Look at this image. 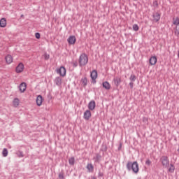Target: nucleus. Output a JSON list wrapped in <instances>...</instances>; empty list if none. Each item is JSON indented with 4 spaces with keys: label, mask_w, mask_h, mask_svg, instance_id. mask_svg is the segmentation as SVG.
I'll list each match as a JSON object with an SVG mask.
<instances>
[{
    "label": "nucleus",
    "mask_w": 179,
    "mask_h": 179,
    "mask_svg": "<svg viewBox=\"0 0 179 179\" xmlns=\"http://www.w3.org/2000/svg\"><path fill=\"white\" fill-rule=\"evenodd\" d=\"M36 104L38 106L43 104V96H41V95H38L36 98Z\"/></svg>",
    "instance_id": "nucleus-19"
},
{
    "label": "nucleus",
    "mask_w": 179,
    "mask_h": 179,
    "mask_svg": "<svg viewBox=\"0 0 179 179\" xmlns=\"http://www.w3.org/2000/svg\"><path fill=\"white\" fill-rule=\"evenodd\" d=\"M107 149H108L107 145L103 143V144L101 145V146L100 152H107Z\"/></svg>",
    "instance_id": "nucleus-24"
},
{
    "label": "nucleus",
    "mask_w": 179,
    "mask_h": 179,
    "mask_svg": "<svg viewBox=\"0 0 179 179\" xmlns=\"http://www.w3.org/2000/svg\"><path fill=\"white\" fill-rule=\"evenodd\" d=\"M73 66L74 67V68H76V66H78V62H73Z\"/></svg>",
    "instance_id": "nucleus-37"
},
{
    "label": "nucleus",
    "mask_w": 179,
    "mask_h": 179,
    "mask_svg": "<svg viewBox=\"0 0 179 179\" xmlns=\"http://www.w3.org/2000/svg\"><path fill=\"white\" fill-rule=\"evenodd\" d=\"M178 152H179V148L178 149Z\"/></svg>",
    "instance_id": "nucleus-44"
},
{
    "label": "nucleus",
    "mask_w": 179,
    "mask_h": 179,
    "mask_svg": "<svg viewBox=\"0 0 179 179\" xmlns=\"http://www.w3.org/2000/svg\"><path fill=\"white\" fill-rule=\"evenodd\" d=\"M88 62L89 57H87V55H86V53H82L79 57L80 66H85V65H87Z\"/></svg>",
    "instance_id": "nucleus-2"
},
{
    "label": "nucleus",
    "mask_w": 179,
    "mask_h": 179,
    "mask_svg": "<svg viewBox=\"0 0 179 179\" xmlns=\"http://www.w3.org/2000/svg\"><path fill=\"white\" fill-rule=\"evenodd\" d=\"M88 108L89 110H91V111H93V110L96 108V101H94V100L90 101L88 103Z\"/></svg>",
    "instance_id": "nucleus-13"
},
{
    "label": "nucleus",
    "mask_w": 179,
    "mask_h": 179,
    "mask_svg": "<svg viewBox=\"0 0 179 179\" xmlns=\"http://www.w3.org/2000/svg\"><path fill=\"white\" fill-rule=\"evenodd\" d=\"M2 155H3V157H6V156H8V149L3 148Z\"/></svg>",
    "instance_id": "nucleus-28"
},
{
    "label": "nucleus",
    "mask_w": 179,
    "mask_h": 179,
    "mask_svg": "<svg viewBox=\"0 0 179 179\" xmlns=\"http://www.w3.org/2000/svg\"><path fill=\"white\" fill-rule=\"evenodd\" d=\"M160 162H161L163 167H165L166 169H167V167H169V166H170V159H169V157H167V156H162L160 158Z\"/></svg>",
    "instance_id": "nucleus-4"
},
{
    "label": "nucleus",
    "mask_w": 179,
    "mask_h": 179,
    "mask_svg": "<svg viewBox=\"0 0 179 179\" xmlns=\"http://www.w3.org/2000/svg\"><path fill=\"white\" fill-rule=\"evenodd\" d=\"M18 89L20 93H24V92H26V89H27V84H26V83H22L20 84Z\"/></svg>",
    "instance_id": "nucleus-7"
},
{
    "label": "nucleus",
    "mask_w": 179,
    "mask_h": 179,
    "mask_svg": "<svg viewBox=\"0 0 179 179\" xmlns=\"http://www.w3.org/2000/svg\"><path fill=\"white\" fill-rule=\"evenodd\" d=\"M87 169L90 173H93V171H94V166L92 164H87Z\"/></svg>",
    "instance_id": "nucleus-21"
},
{
    "label": "nucleus",
    "mask_w": 179,
    "mask_h": 179,
    "mask_svg": "<svg viewBox=\"0 0 179 179\" xmlns=\"http://www.w3.org/2000/svg\"><path fill=\"white\" fill-rule=\"evenodd\" d=\"M20 104V100L19 99V98H15L13 100V107L17 108V107H19Z\"/></svg>",
    "instance_id": "nucleus-15"
},
{
    "label": "nucleus",
    "mask_w": 179,
    "mask_h": 179,
    "mask_svg": "<svg viewBox=\"0 0 179 179\" xmlns=\"http://www.w3.org/2000/svg\"><path fill=\"white\" fill-rule=\"evenodd\" d=\"M149 61L150 65H156V62H157V57H156V56H152L150 58Z\"/></svg>",
    "instance_id": "nucleus-17"
},
{
    "label": "nucleus",
    "mask_w": 179,
    "mask_h": 179,
    "mask_svg": "<svg viewBox=\"0 0 179 179\" xmlns=\"http://www.w3.org/2000/svg\"><path fill=\"white\" fill-rule=\"evenodd\" d=\"M133 30H134V31H138V30H139V27L138 26V24H134L133 25Z\"/></svg>",
    "instance_id": "nucleus-30"
},
{
    "label": "nucleus",
    "mask_w": 179,
    "mask_h": 179,
    "mask_svg": "<svg viewBox=\"0 0 179 179\" xmlns=\"http://www.w3.org/2000/svg\"><path fill=\"white\" fill-rule=\"evenodd\" d=\"M152 5L154 8H159V3L156 0L153 1Z\"/></svg>",
    "instance_id": "nucleus-31"
},
{
    "label": "nucleus",
    "mask_w": 179,
    "mask_h": 179,
    "mask_svg": "<svg viewBox=\"0 0 179 179\" xmlns=\"http://www.w3.org/2000/svg\"><path fill=\"white\" fill-rule=\"evenodd\" d=\"M129 85L131 89H134V82H132V81L130 82Z\"/></svg>",
    "instance_id": "nucleus-35"
},
{
    "label": "nucleus",
    "mask_w": 179,
    "mask_h": 179,
    "mask_svg": "<svg viewBox=\"0 0 179 179\" xmlns=\"http://www.w3.org/2000/svg\"><path fill=\"white\" fill-rule=\"evenodd\" d=\"M35 37H36V38H37V40H40V37H41L40 33L36 32L35 34Z\"/></svg>",
    "instance_id": "nucleus-33"
},
{
    "label": "nucleus",
    "mask_w": 179,
    "mask_h": 179,
    "mask_svg": "<svg viewBox=\"0 0 179 179\" xmlns=\"http://www.w3.org/2000/svg\"><path fill=\"white\" fill-rule=\"evenodd\" d=\"M145 164L147 166H150V164H152V161H150V159H148L145 162Z\"/></svg>",
    "instance_id": "nucleus-32"
},
{
    "label": "nucleus",
    "mask_w": 179,
    "mask_h": 179,
    "mask_svg": "<svg viewBox=\"0 0 179 179\" xmlns=\"http://www.w3.org/2000/svg\"><path fill=\"white\" fill-rule=\"evenodd\" d=\"M178 124L179 125V120H178Z\"/></svg>",
    "instance_id": "nucleus-43"
},
{
    "label": "nucleus",
    "mask_w": 179,
    "mask_h": 179,
    "mask_svg": "<svg viewBox=\"0 0 179 179\" xmlns=\"http://www.w3.org/2000/svg\"><path fill=\"white\" fill-rule=\"evenodd\" d=\"M126 168L128 171H133L135 174H138V173H139V164L136 161L134 162L129 161L126 165Z\"/></svg>",
    "instance_id": "nucleus-1"
},
{
    "label": "nucleus",
    "mask_w": 179,
    "mask_h": 179,
    "mask_svg": "<svg viewBox=\"0 0 179 179\" xmlns=\"http://www.w3.org/2000/svg\"><path fill=\"white\" fill-rule=\"evenodd\" d=\"M173 24L175 27L174 28V34L176 36H179V17H176V18H173Z\"/></svg>",
    "instance_id": "nucleus-3"
},
{
    "label": "nucleus",
    "mask_w": 179,
    "mask_h": 179,
    "mask_svg": "<svg viewBox=\"0 0 179 179\" xmlns=\"http://www.w3.org/2000/svg\"><path fill=\"white\" fill-rule=\"evenodd\" d=\"M58 178L59 179H65V176H64V171H61L59 173Z\"/></svg>",
    "instance_id": "nucleus-29"
},
{
    "label": "nucleus",
    "mask_w": 179,
    "mask_h": 179,
    "mask_svg": "<svg viewBox=\"0 0 179 179\" xmlns=\"http://www.w3.org/2000/svg\"><path fill=\"white\" fill-rule=\"evenodd\" d=\"M6 18H1L0 20V27H6Z\"/></svg>",
    "instance_id": "nucleus-20"
},
{
    "label": "nucleus",
    "mask_w": 179,
    "mask_h": 179,
    "mask_svg": "<svg viewBox=\"0 0 179 179\" xmlns=\"http://www.w3.org/2000/svg\"><path fill=\"white\" fill-rule=\"evenodd\" d=\"M81 83H82L83 87H86L87 86V77L82 78Z\"/></svg>",
    "instance_id": "nucleus-22"
},
{
    "label": "nucleus",
    "mask_w": 179,
    "mask_h": 179,
    "mask_svg": "<svg viewBox=\"0 0 179 179\" xmlns=\"http://www.w3.org/2000/svg\"><path fill=\"white\" fill-rule=\"evenodd\" d=\"M90 76H91V79L92 80H94V79H97V71L96 70H93L91 72Z\"/></svg>",
    "instance_id": "nucleus-18"
},
{
    "label": "nucleus",
    "mask_w": 179,
    "mask_h": 179,
    "mask_svg": "<svg viewBox=\"0 0 179 179\" xmlns=\"http://www.w3.org/2000/svg\"><path fill=\"white\" fill-rule=\"evenodd\" d=\"M56 72L58 75H59L62 78L66 76V69H65V66H60V68L56 70Z\"/></svg>",
    "instance_id": "nucleus-5"
},
{
    "label": "nucleus",
    "mask_w": 179,
    "mask_h": 179,
    "mask_svg": "<svg viewBox=\"0 0 179 179\" xmlns=\"http://www.w3.org/2000/svg\"><path fill=\"white\" fill-rule=\"evenodd\" d=\"M5 60H6V63L7 64V65H10V64H12V62H13V57H12V55H7L5 57Z\"/></svg>",
    "instance_id": "nucleus-9"
},
{
    "label": "nucleus",
    "mask_w": 179,
    "mask_h": 179,
    "mask_svg": "<svg viewBox=\"0 0 179 179\" xmlns=\"http://www.w3.org/2000/svg\"><path fill=\"white\" fill-rule=\"evenodd\" d=\"M17 155H18L19 157H23V153L22 152H19L17 153Z\"/></svg>",
    "instance_id": "nucleus-36"
},
{
    "label": "nucleus",
    "mask_w": 179,
    "mask_h": 179,
    "mask_svg": "<svg viewBox=\"0 0 179 179\" xmlns=\"http://www.w3.org/2000/svg\"><path fill=\"white\" fill-rule=\"evenodd\" d=\"M54 83L56 86H61L62 85V78L61 76L56 77L54 80Z\"/></svg>",
    "instance_id": "nucleus-10"
},
{
    "label": "nucleus",
    "mask_w": 179,
    "mask_h": 179,
    "mask_svg": "<svg viewBox=\"0 0 179 179\" xmlns=\"http://www.w3.org/2000/svg\"><path fill=\"white\" fill-rule=\"evenodd\" d=\"M129 80H131V82H135V80H136V76H135L134 74H131L129 77Z\"/></svg>",
    "instance_id": "nucleus-27"
},
{
    "label": "nucleus",
    "mask_w": 179,
    "mask_h": 179,
    "mask_svg": "<svg viewBox=\"0 0 179 179\" xmlns=\"http://www.w3.org/2000/svg\"><path fill=\"white\" fill-rule=\"evenodd\" d=\"M48 99L49 100H51V99H52V96H51V95L49 94H48Z\"/></svg>",
    "instance_id": "nucleus-39"
},
{
    "label": "nucleus",
    "mask_w": 179,
    "mask_h": 179,
    "mask_svg": "<svg viewBox=\"0 0 179 179\" xmlns=\"http://www.w3.org/2000/svg\"><path fill=\"white\" fill-rule=\"evenodd\" d=\"M50 58V55H45V59H48Z\"/></svg>",
    "instance_id": "nucleus-40"
},
{
    "label": "nucleus",
    "mask_w": 179,
    "mask_h": 179,
    "mask_svg": "<svg viewBox=\"0 0 179 179\" xmlns=\"http://www.w3.org/2000/svg\"><path fill=\"white\" fill-rule=\"evenodd\" d=\"M92 83L94 85L96 83V79L92 80Z\"/></svg>",
    "instance_id": "nucleus-41"
},
{
    "label": "nucleus",
    "mask_w": 179,
    "mask_h": 179,
    "mask_svg": "<svg viewBox=\"0 0 179 179\" xmlns=\"http://www.w3.org/2000/svg\"><path fill=\"white\" fill-rule=\"evenodd\" d=\"M91 117H92V112H90V110H85V112L84 113V116H83L84 120L89 121V120H90Z\"/></svg>",
    "instance_id": "nucleus-11"
},
{
    "label": "nucleus",
    "mask_w": 179,
    "mask_h": 179,
    "mask_svg": "<svg viewBox=\"0 0 179 179\" xmlns=\"http://www.w3.org/2000/svg\"><path fill=\"white\" fill-rule=\"evenodd\" d=\"M170 167L168 169V171L169 173H174V170H176V166H174V165H173V164H170Z\"/></svg>",
    "instance_id": "nucleus-25"
},
{
    "label": "nucleus",
    "mask_w": 179,
    "mask_h": 179,
    "mask_svg": "<svg viewBox=\"0 0 179 179\" xmlns=\"http://www.w3.org/2000/svg\"><path fill=\"white\" fill-rule=\"evenodd\" d=\"M69 163L70 166H73V164H75V157H72L69 159Z\"/></svg>",
    "instance_id": "nucleus-26"
},
{
    "label": "nucleus",
    "mask_w": 179,
    "mask_h": 179,
    "mask_svg": "<svg viewBox=\"0 0 179 179\" xmlns=\"http://www.w3.org/2000/svg\"><path fill=\"white\" fill-rule=\"evenodd\" d=\"M121 149H122V144L120 143L119 147H118V150H121Z\"/></svg>",
    "instance_id": "nucleus-38"
},
{
    "label": "nucleus",
    "mask_w": 179,
    "mask_h": 179,
    "mask_svg": "<svg viewBox=\"0 0 179 179\" xmlns=\"http://www.w3.org/2000/svg\"><path fill=\"white\" fill-rule=\"evenodd\" d=\"M24 71V64L23 63H20L15 68L16 73H22Z\"/></svg>",
    "instance_id": "nucleus-6"
},
{
    "label": "nucleus",
    "mask_w": 179,
    "mask_h": 179,
    "mask_svg": "<svg viewBox=\"0 0 179 179\" xmlns=\"http://www.w3.org/2000/svg\"><path fill=\"white\" fill-rule=\"evenodd\" d=\"M91 179H97V178H96V177H94V176H92Z\"/></svg>",
    "instance_id": "nucleus-42"
},
{
    "label": "nucleus",
    "mask_w": 179,
    "mask_h": 179,
    "mask_svg": "<svg viewBox=\"0 0 179 179\" xmlns=\"http://www.w3.org/2000/svg\"><path fill=\"white\" fill-rule=\"evenodd\" d=\"M67 41H68L69 44L73 45V44H75V43H76V37H75V36H71L67 39Z\"/></svg>",
    "instance_id": "nucleus-12"
},
{
    "label": "nucleus",
    "mask_w": 179,
    "mask_h": 179,
    "mask_svg": "<svg viewBox=\"0 0 179 179\" xmlns=\"http://www.w3.org/2000/svg\"><path fill=\"white\" fill-rule=\"evenodd\" d=\"M94 159L95 162H100V160H101V155H100V153H96V157H94Z\"/></svg>",
    "instance_id": "nucleus-23"
},
{
    "label": "nucleus",
    "mask_w": 179,
    "mask_h": 179,
    "mask_svg": "<svg viewBox=\"0 0 179 179\" xmlns=\"http://www.w3.org/2000/svg\"><path fill=\"white\" fill-rule=\"evenodd\" d=\"M121 77L120 76H115L113 78V83H114V86H115V87H118V86H120V85H121Z\"/></svg>",
    "instance_id": "nucleus-8"
},
{
    "label": "nucleus",
    "mask_w": 179,
    "mask_h": 179,
    "mask_svg": "<svg viewBox=\"0 0 179 179\" xmlns=\"http://www.w3.org/2000/svg\"><path fill=\"white\" fill-rule=\"evenodd\" d=\"M134 1H138V0H134Z\"/></svg>",
    "instance_id": "nucleus-45"
},
{
    "label": "nucleus",
    "mask_w": 179,
    "mask_h": 179,
    "mask_svg": "<svg viewBox=\"0 0 179 179\" xmlns=\"http://www.w3.org/2000/svg\"><path fill=\"white\" fill-rule=\"evenodd\" d=\"M103 176H104V173L99 171L98 173V177L100 178V177H103Z\"/></svg>",
    "instance_id": "nucleus-34"
},
{
    "label": "nucleus",
    "mask_w": 179,
    "mask_h": 179,
    "mask_svg": "<svg viewBox=\"0 0 179 179\" xmlns=\"http://www.w3.org/2000/svg\"><path fill=\"white\" fill-rule=\"evenodd\" d=\"M102 86L106 90H110L111 89V85L109 82L105 81L102 83Z\"/></svg>",
    "instance_id": "nucleus-16"
},
{
    "label": "nucleus",
    "mask_w": 179,
    "mask_h": 179,
    "mask_svg": "<svg viewBox=\"0 0 179 179\" xmlns=\"http://www.w3.org/2000/svg\"><path fill=\"white\" fill-rule=\"evenodd\" d=\"M160 13H155L152 14V17H153V22L155 23H157L160 20Z\"/></svg>",
    "instance_id": "nucleus-14"
}]
</instances>
